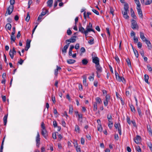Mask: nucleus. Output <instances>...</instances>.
Returning <instances> with one entry per match:
<instances>
[{
    "instance_id": "nucleus-54",
    "label": "nucleus",
    "mask_w": 152,
    "mask_h": 152,
    "mask_svg": "<svg viewBox=\"0 0 152 152\" xmlns=\"http://www.w3.org/2000/svg\"><path fill=\"white\" fill-rule=\"evenodd\" d=\"M41 127L42 129V130L46 129L45 126V124L43 122H42V123L41 124Z\"/></svg>"
},
{
    "instance_id": "nucleus-6",
    "label": "nucleus",
    "mask_w": 152,
    "mask_h": 152,
    "mask_svg": "<svg viewBox=\"0 0 152 152\" xmlns=\"http://www.w3.org/2000/svg\"><path fill=\"white\" fill-rule=\"evenodd\" d=\"M92 62L95 64V65H98L99 64V58H92Z\"/></svg>"
},
{
    "instance_id": "nucleus-57",
    "label": "nucleus",
    "mask_w": 152,
    "mask_h": 152,
    "mask_svg": "<svg viewBox=\"0 0 152 152\" xmlns=\"http://www.w3.org/2000/svg\"><path fill=\"white\" fill-rule=\"evenodd\" d=\"M88 79L90 81L91 80V79H92V80H94V74H93L92 76H90L88 77Z\"/></svg>"
},
{
    "instance_id": "nucleus-59",
    "label": "nucleus",
    "mask_w": 152,
    "mask_h": 152,
    "mask_svg": "<svg viewBox=\"0 0 152 152\" xmlns=\"http://www.w3.org/2000/svg\"><path fill=\"white\" fill-rule=\"evenodd\" d=\"M53 126L54 127H57V124L56 121H53Z\"/></svg>"
},
{
    "instance_id": "nucleus-10",
    "label": "nucleus",
    "mask_w": 152,
    "mask_h": 152,
    "mask_svg": "<svg viewBox=\"0 0 152 152\" xmlns=\"http://www.w3.org/2000/svg\"><path fill=\"white\" fill-rule=\"evenodd\" d=\"M95 67L97 70L96 72H97V73L102 72V68L100 66V64L98 65H95Z\"/></svg>"
},
{
    "instance_id": "nucleus-30",
    "label": "nucleus",
    "mask_w": 152,
    "mask_h": 152,
    "mask_svg": "<svg viewBox=\"0 0 152 152\" xmlns=\"http://www.w3.org/2000/svg\"><path fill=\"white\" fill-rule=\"evenodd\" d=\"M132 48H133V50L134 53L135 54V56L136 57H138L139 54H138V52L136 50L134 49L133 48V47L132 45Z\"/></svg>"
},
{
    "instance_id": "nucleus-58",
    "label": "nucleus",
    "mask_w": 152,
    "mask_h": 152,
    "mask_svg": "<svg viewBox=\"0 0 152 152\" xmlns=\"http://www.w3.org/2000/svg\"><path fill=\"white\" fill-rule=\"evenodd\" d=\"M67 33L68 35H70L72 34V31L70 29H69L67 31Z\"/></svg>"
},
{
    "instance_id": "nucleus-5",
    "label": "nucleus",
    "mask_w": 152,
    "mask_h": 152,
    "mask_svg": "<svg viewBox=\"0 0 152 152\" xmlns=\"http://www.w3.org/2000/svg\"><path fill=\"white\" fill-rule=\"evenodd\" d=\"M14 9L13 5H10L9 7L7 9V12H8L9 15H11Z\"/></svg>"
},
{
    "instance_id": "nucleus-14",
    "label": "nucleus",
    "mask_w": 152,
    "mask_h": 152,
    "mask_svg": "<svg viewBox=\"0 0 152 152\" xmlns=\"http://www.w3.org/2000/svg\"><path fill=\"white\" fill-rule=\"evenodd\" d=\"M140 38L143 42H145L147 39L145 37L144 33L141 32H140Z\"/></svg>"
},
{
    "instance_id": "nucleus-31",
    "label": "nucleus",
    "mask_w": 152,
    "mask_h": 152,
    "mask_svg": "<svg viewBox=\"0 0 152 152\" xmlns=\"http://www.w3.org/2000/svg\"><path fill=\"white\" fill-rule=\"evenodd\" d=\"M79 31L82 33H83L85 31L84 28L83 27H79Z\"/></svg>"
},
{
    "instance_id": "nucleus-12",
    "label": "nucleus",
    "mask_w": 152,
    "mask_h": 152,
    "mask_svg": "<svg viewBox=\"0 0 152 152\" xmlns=\"http://www.w3.org/2000/svg\"><path fill=\"white\" fill-rule=\"evenodd\" d=\"M56 69L54 70V75L55 76H57L58 74V71H59L61 69V68L60 66L57 65Z\"/></svg>"
},
{
    "instance_id": "nucleus-15",
    "label": "nucleus",
    "mask_w": 152,
    "mask_h": 152,
    "mask_svg": "<svg viewBox=\"0 0 152 152\" xmlns=\"http://www.w3.org/2000/svg\"><path fill=\"white\" fill-rule=\"evenodd\" d=\"M145 42V43L147 44L148 49H151L152 48V46L150 41L147 39Z\"/></svg>"
},
{
    "instance_id": "nucleus-36",
    "label": "nucleus",
    "mask_w": 152,
    "mask_h": 152,
    "mask_svg": "<svg viewBox=\"0 0 152 152\" xmlns=\"http://www.w3.org/2000/svg\"><path fill=\"white\" fill-rule=\"evenodd\" d=\"M98 130L100 132H102V127L101 124H99L97 126Z\"/></svg>"
},
{
    "instance_id": "nucleus-43",
    "label": "nucleus",
    "mask_w": 152,
    "mask_h": 152,
    "mask_svg": "<svg viewBox=\"0 0 152 152\" xmlns=\"http://www.w3.org/2000/svg\"><path fill=\"white\" fill-rule=\"evenodd\" d=\"M96 102L99 103V104L100 103L102 102L101 99L99 97H96Z\"/></svg>"
},
{
    "instance_id": "nucleus-4",
    "label": "nucleus",
    "mask_w": 152,
    "mask_h": 152,
    "mask_svg": "<svg viewBox=\"0 0 152 152\" xmlns=\"http://www.w3.org/2000/svg\"><path fill=\"white\" fill-rule=\"evenodd\" d=\"M16 53L15 48L13 47L12 49H10L9 52V55L10 57H14V56Z\"/></svg>"
},
{
    "instance_id": "nucleus-28",
    "label": "nucleus",
    "mask_w": 152,
    "mask_h": 152,
    "mask_svg": "<svg viewBox=\"0 0 152 152\" xmlns=\"http://www.w3.org/2000/svg\"><path fill=\"white\" fill-rule=\"evenodd\" d=\"M67 62L69 64H73L75 62V61L74 60L69 59L67 60Z\"/></svg>"
},
{
    "instance_id": "nucleus-53",
    "label": "nucleus",
    "mask_w": 152,
    "mask_h": 152,
    "mask_svg": "<svg viewBox=\"0 0 152 152\" xmlns=\"http://www.w3.org/2000/svg\"><path fill=\"white\" fill-rule=\"evenodd\" d=\"M92 11L96 15H99V12L96 10L93 9L92 10Z\"/></svg>"
},
{
    "instance_id": "nucleus-3",
    "label": "nucleus",
    "mask_w": 152,
    "mask_h": 152,
    "mask_svg": "<svg viewBox=\"0 0 152 152\" xmlns=\"http://www.w3.org/2000/svg\"><path fill=\"white\" fill-rule=\"evenodd\" d=\"M40 135L38 132H37V136L36 137V146L37 148H38L39 147V145L40 144Z\"/></svg>"
},
{
    "instance_id": "nucleus-23",
    "label": "nucleus",
    "mask_w": 152,
    "mask_h": 152,
    "mask_svg": "<svg viewBox=\"0 0 152 152\" xmlns=\"http://www.w3.org/2000/svg\"><path fill=\"white\" fill-rule=\"evenodd\" d=\"M124 9L125 11L127 12L129 11V5L127 3H125L124 5Z\"/></svg>"
},
{
    "instance_id": "nucleus-25",
    "label": "nucleus",
    "mask_w": 152,
    "mask_h": 152,
    "mask_svg": "<svg viewBox=\"0 0 152 152\" xmlns=\"http://www.w3.org/2000/svg\"><path fill=\"white\" fill-rule=\"evenodd\" d=\"M129 105L131 108V111L134 113H135L136 110L133 105L132 104H129Z\"/></svg>"
},
{
    "instance_id": "nucleus-42",
    "label": "nucleus",
    "mask_w": 152,
    "mask_h": 152,
    "mask_svg": "<svg viewBox=\"0 0 152 152\" xmlns=\"http://www.w3.org/2000/svg\"><path fill=\"white\" fill-rule=\"evenodd\" d=\"M134 1L137 5V7H140L141 5L140 3L139 0H134Z\"/></svg>"
},
{
    "instance_id": "nucleus-27",
    "label": "nucleus",
    "mask_w": 152,
    "mask_h": 152,
    "mask_svg": "<svg viewBox=\"0 0 152 152\" xmlns=\"http://www.w3.org/2000/svg\"><path fill=\"white\" fill-rule=\"evenodd\" d=\"M7 116L8 115L7 114L5 115L4 117L3 120L4 125H6L7 123Z\"/></svg>"
},
{
    "instance_id": "nucleus-9",
    "label": "nucleus",
    "mask_w": 152,
    "mask_h": 152,
    "mask_svg": "<svg viewBox=\"0 0 152 152\" xmlns=\"http://www.w3.org/2000/svg\"><path fill=\"white\" fill-rule=\"evenodd\" d=\"M141 140V137L139 135L136 136V137H135L134 139L135 142L137 144H139Z\"/></svg>"
},
{
    "instance_id": "nucleus-47",
    "label": "nucleus",
    "mask_w": 152,
    "mask_h": 152,
    "mask_svg": "<svg viewBox=\"0 0 152 152\" xmlns=\"http://www.w3.org/2000/svg\"><path fill=\"white\" fill-rule=\"evenodd\" d=\"M119 124H120L119 123V125L118 123H115L114 126L116 129H118H118H120Z\"/></svg>"
},
{
    "instance_id": "nucleus-44",
    "label": "nucleus",
    "mask_w": 152,
    "mask_h": 152,
    "mask_svg": "<svg viewBox=\"0 0 152 152\" xmlns=\"http://www.w3.org/2000/svg\"><path fill=\"white\" fill-rule=\"evenodd\" d=\"M97 104L96 103H94V110L96 111L97 110Z\"/></svg>"
},
{
    "instance_id": "nucleus-24",
    "label": "nucleus",
    "mask_w": 152,
    "mask_h": 152,
    "mask_svg": "<svg viewBox=\"0 0 152 152\" xmlns=\"http://www.w3.org/2000/svg\"><path fill=\"white\" fill-rule=\"evenodd\" d=\"M82 63L83 65H86L88 63V61L86 58L83 59L82 61Z\"/></svg>"
},
{
    "instance_id": "nucleus-33",
    "label": "nucleus",
    "mask_w": 152,
    "mask_h": 152,
    "mask_svg": "<svg viewBox=\"0 0 152 152\" xmlns=\"http://www.w3.org/2000/svg\"><path fill=\"white\" fill-rule=\"evenodd\" d=\"M75 131L79 133L80 132V129L78 125H76L75 126Z\"/></svg>"
},
{
    "instance_id": "nucleus-40",
    "label": "nucleus",
    "mask_w": 152,
    "mask_h": 152,
    "mask_svg": "<svg viewBox=\"0 0 152 152\" xmlns=\"http://www.w3.org/2000/svg\"><path fill=\"white\" fill-rule=\"evenodd\" d=\"M47 12H48V11L46 9L44 10L42 12L41 14V15L44 16L47 13Z\"/></svg>"
},
{
    "instance_id": "nucleus-16",
    "label": "nucleus",
    "mask_w": 152,
    "mask_h": 152,
    "mask_svg": "<svg viewBox=\"0 0 152 152\" xmlns=\"http://www.w3.org/2000/svg\"><path fill=\"white\" fill-rule=\"evenodd\" d=\"M83 85L85 86H88V84L86 83V76L85 75H84L83 76Z\"/></svg>"
},
{
    "instance_id": "nucleus-55",
    "label": "nucleus",
    "mask_w": 152,
    "mask_h": 152,
    "mask_svg": "<svg viewBox=\"0 0 152 152\" xmlns=\"http://www.w3.org/2000/svg\"><path fill=\"white\" fill-rule=\"evenodd\" d=\"M137 46H138V48H140V49L141 48H142V43L140 42H138V44H137Z\"/></svg>"
},
{
    "instance_id": "nucleus-21",
    "label": "nucleus",
    "mask_w": 152,
    "mask_h": 152,
    "mask_svg": "<svg viewBox=\"0 0 152 152\" xmlns=\"http://www.w3.org/2000/svg\"><path fill=\"white\" fill-rule=\"evenodd\" d=\"M91 31H92L94 32V33H95V31L94 29L92 30L91 29H88L87 30H85V32L83 33L85 34V36L86 37H87V34L88 32Z\"/></svg>"
},
{
    "instance_id": "nucleus-18",
    "label": "nucleus",
    "mask_w": 152,
    "mask_h": 152,
    "mask_svg": "<svg viewBox=\"0 0 152 152\" xmlns=\"http://www.w3.org/2000/svg\"><path fill=\"white\" fill-rule=\"evenodd\" d=\"M122 13L124 17L126 19H128L129 17L127 15V12L123 11H122Z\"/></svg>"
},
{
    "instance_id": "nucleus-51",
    "label": "nucleus",
    "mask_w": 152,
    "mask_h": 152,
    "mask_svg": "<svg viewBox=\"0 0 152 152\" xmlns=\"http://www.w3.org/2000/svg\"><path fill=\"white\" fill-rule=\"evenodd\" d=\"M110 100V96L109 94H107L105 96V100L109 101Z\"/></svg>"
},
{
    "instance_id": "nucleus-61",
    "label": "nucleus",
    "mask_w": 152,
    "mask_h": 152,
    "mask_svg": "<svg viewBox=\"0 0 152 152\" xmlns=\"http://www.w3.org/2000/svg\"><path fill=\"white\" fill-rule=\"evenodd\" d=\"M136 150L138 152H141V149L139 146H137L136 148Z\"/></svg>"
},
{
    "instance_id": "nucleus-49",
    "label": "nucleus",
    "mask_w": 152,
    "mask_h": 152,
    "mask_svg": "<svg viewBox=\"0 0 152 152\" xmlns=\"http://www.w3.org/2000/svg\"><path fill=\"white\" fill-rule=\"evenodd\" d=\"M126 117L127 122L129 124H131V122L130 120V118L128 116H126Z\"/></svg>"
},
{
    "instance_id": "nucleus-41",
    "label": "nucleus",
    "mask_w": 152,
    "mask_h": 152,
    "mask_svg": "<svg viewBox=\"0 0 152 152\" xmlns=\"http://www.w3.org/2000/svg\"><path fill=\"white\" fill-rule=\"evenodd\" d=\"M152 3V0H146L145 4L148 5L151 4Z\"/></svg>"
},
{
    "instance_id": "nucleus-38",
    "label": "nucleus",
    "mask_w": 152,
    "mask_h": 152,
    "mask_svg": "<svg viewBox=\"0 0 152 152\" xmlns=\"http://www.w3.org/2000/svg\"><path fill=\"white\" fill-rule=\"evenodd\" d=\"M148 130L149 132V134H151L152 135V130L150 126V125L148 126H147Z\"/></svg>"
},
{
    "instance_id": "nucleus-1",
    "label": "nucleus",
    "mask_w": 152,
    "mask_h": 152,
    "mask_svg": "<svg viewBox=\"0 0 152 152\" xmlns=\"http://www.w3.org/2000/svg\"><path fill=\"white\" fill-rule=\"evenodd\" d=\"M115 72L116 78L117 80L119 82L122 81L123 83H125V80L124 77H120L116 70L115 71Z\"/></svg>"
},
{
    "instance_id": "nucleus-39",
    "label": "nucleus",
    "mask_w": 152,
    "mask_h": 152,
    "mask_svg": "<svg viewBox=\"0 0 152 152\" xmlns=\"http://www.w3.org/2000/svg\"><path fill=\"white\" fill-rule=\"evenodd\" d=\"M31 40H29L28 39H27L26 43V46L28 47H30V42Z\"/></svg>"
},
{
    "instance_id": "nucleus-20",
    "label": "nucleus",
    "mask_w": 152,
    "mask_h": 152,
    "mask_svg": "<svg viewBox=\"0 0 152 152\" xmlns=\"http://www.w3.org/2000/svg\"><path fill=\"white\" fill-rule=\"evenodd\" d=\"M53 0H49L47 2V6L49 7H52V4L53 3Z\"/></svg>"
},
{
    "instance_id": "nucleus-60",
    "label": "nucleus",
    "mask_w": 152,
    "mask_h": 152,
    "mask_svg": "<svg viewBox=\"0 0 152 152\" xmlns=\"http://www.w3.org/2000/svg\"><path fill=\"white\" fill-rule=\"evenodd\" d=\"M74 146L76 148H77L78 147V144L76 140H75L74 142Z\"/></svg>"
},
{
    "instance_id": "nucleus-32",
    "label": "nucleus",
    "mask_w": 152,
    "mask_h": 152,
    "mask_svg": "<svg viewBox=\"0 0 152 152\" xmlns=\"http://www.w3.org/2000/svg\"><path fill=\"white\" fill-rule=\"evenodd\" d=\"M90 37L91 39L89 40V41H88V43L90 45L93 44L94 43V39L91 36H90Z\"/></svg>"
},
{
    "instance_id": "nucleus-8",
    "label": "nucleus",
    "mask_w": 152,
    "mask_h": 152,
    "mask_svg": "<svg viewBox=\"0 0 152 152\" xmlns=\"http://www.w3.org/2000/svg\"><path fill=\"white\" fill-rule=\"evenodd\" d=\"M137 10L138 14L139 15L140 17L141 18H142L143 16L142 10L140 8V7H137Z\"/></svg>"
},
{
    "instance_id": "nucleus-52",
    "label": "nucleus",
    "mask_w": 152,
    "mask_h": 152,
    "mask_svg": "<svg viewBox=\"0 0 152 152\" xmlns=\"http://www.w3.org/2000/svg\"><path fill=\"white\" fill-rule=\"evenodd\" d=\"M147 67L149 71L150 72H152V68L150 65H147Z\"/></svg>"
},
{
    "instance_id": "nucleus-29",
    "label": "nucleus",
    "mask_w": 152,
    "mask_h": 152,
    "mask_svg": "<svg viewBox=\"0 0 152 152\" xmlns=\"http://www.w3.org/2000/svg\"><path fill=\"white\" fill-rule=\"evenodd\" d=\"M92 25L91 23H89L88 25H87L86 26V30H87L88 29H92Z\"/></svg>"
},
{
    "instance_id": "nucleus-19",
    "label": "nucleus",
    "mask_w": 152,
    "mask_h": 152,
    "mask_svg": "<svg viewBox=\"0 0 152 152\" xmlns=\"http://www.w3.org/2000/svg\"><path fill=\"white\" fill-rule=\"evenodd\" d=\"M67 45H65L63 48V49H62V52H63L66 53V50L68 48L69 44H70V42H69L68 43H66Z\"/></svg>"
},
{
    "instance_id": "nucleus-45",
    "label": "nucleus",
    "mask_w": 152,
    "mask_h": 152,
    "mask_svg": "<svg viewBox=\"0 0 152 152\" xmlns=\"http://www.w3.org/2000/svg\"><path fill=\"white\" fill-rule=\"evenodd\" d=\"M30 15H29V12H28L27 13V16L25 20L27 22H28L30 19Z\"/></svg>"
},
{
    "instance_id": "nucleus-50",
    "label": "nucleus",
    "mask_w": 152,
    "mask_h": 152,
    "mask_svg": "<svg viewBox=\"0 0 152 152\" xmlns=\"http://www.w3.org/2000/svg\"><path fill=\"white\" fill-rule=\"evenodd\" d=\"M110 13L112 14L113 16L114 10L113 8L111 6L110 7Z\"/></svg>"
},
{
    "instance_id": "nucleus-37",
    "label": "nucleus",
    "mask_w": 152,
    "mask_h": 152,
    "mask_svg": "<svg viewBox=\"0 0 152 152\" xmlns=\"http://www.w3.org/2000/svg\"><path fill=\"white\" fill-rule=\"evenodd\" d=\"M137 109L139 116L140 117H142V115L141 113V111L139 107H137Z\"/></svg>"
},
{
    "instance_id": "nucleus-62",
    "label": "nucleus",
    "mask_w": 152,
    "mask_h": 152,
    "mask_svg": "<svg viewBox=\"0 0 152 152\" xmlns=\"http://www.w3.org/2000/svg\"><path fill=\"white\" fill-rule=\"evenodd\" d=\"M10 5H13L15 3V0H10Z\"/></svg>"
},
{
    "instance_id": "nucleus-34",
    "label": "nucleus",
    "mask_w": 152,
    "mask_h": 152,
    "mask_svg": "<svg viewBox=\"0 0 152 152\" xmlns=\"http://www.w3.org/2000/svg\"><path fill=\"white\" fill-rule=\"evenodd\" d=\"M73 111V107L72 105H70L69 107V113L72 114Z\"/></svg>"
},
{
    "instance_id": "nucleus-48",
    "label": "nucleus",
    "mask_w": 152,
    "mask_h": 152,
    "mask_svg": "<svg viewBox=\"0 0 152 152\" xmlns=\"http://www.w3.org/2000/svg\"><path fill=\"white\" fill-rule=\"evenodd\" d=\"M148 145L151 151L152 152V144L150 142H149L148 143Z\"/></svg>"
},
{
    "instance_id": "nucleus-64",
    "label": "nucleus",
    "mask_w": 152,
    "mask_h": 152,
    "mask_svg": "<svg viewBox=\"0 0 152 152\" xmlns=\"http://www.w3.org/2000/svg\"><path fill=\"white\" fill-rule=\"evenodd\" d=\"M108 101L105 100L104 101V105L105 106H107V105L108 104Z\"/></svg>"
},
{
    "instance_id": "nucleus-11",
    "label": "nucleus",
    "mask_w": 152,
    "mask_h": 152,
    "mask_svg": "<svg viewBox=\"0 0 152 152\" xmlns=\"http://www.w3.org/2000/svg\"><path fill=\"white\" fill-rule=\"evenodd\" d=\"M15 34H14V33H11V35L10 37V39L11 40V43H12L13 42H14L16 39V37L15 35Z\"/></svg>"
},
{
    "instance_id": "nucleus-63",
    "label": "nucleus",
    "mask_w": 152,
    "mask_h": 152,
    "mask_svg": "<svg viewBox=\"0 0 152 152\" xmlns=\"http://www.w3.org/2000/svg\"><path fill=\"white\" fill-rule=\"evenodd\" d=\"M85 142V140L83 137L81 138V143L82 145H84Z\"/></svg>"
},
{
    "instance_id": "nucleus-7",
    "label": "nucleus",
    "mask_w": 152,
    "mask_h": 152,
    "mask_svg": "<svg viewBox=\"0 0 152 152\" xmlns=\"http://www.w3.org/2000/svg\"><path fill=\"white\" fill-rule=\"evenodd\" d=\"M41 134L45 138L47 139L48 134L46 129L42 130L41 131Z\"/></svg>"
},
{
    "instance_id": "nucleus-35",
    "label": "nucleus",
    "mask_w": 152,
    "mask_h": 152,
    "mask_svg": "<svg viewBox=\"0 0 152 152\" xmlns=\"http://www.w3.org/2000/svg\"><path fill=\"white\" fill-rule=\"evenodd\" d=\"M11 28V24L9 23H7L6 25V28L8 30H10Z\"/></svg>"
},
{
    "instance_id": "nucleus-56",
    "label": "nucleus",
    "mask_w": 152,
    "mask_h": 152,
    "mask_svg": "<svg viewBox=\"0 0 152 152\" xmlns=\"http://www.w3.org/2000/svg\"><path fill=\"white\" fill-rule=\"evenodd\" d=\"M77 115L78 117V121H80V119L82 118L83 115L82 114H78Z\"/></svg>"
},
{
    "instance_id": "nucleus-22",
    "label": "nucleus",
    "mask_w": 152,
    "mask_h": 152,
    "mask_svg": "<svg viewBox=\"0 0 152 152\" xmlns=\"http://www.w3.org/2000/svg\"><path fill=\"white\" fill-rule=\"evenodd\" d=\"M126 61L127 63V65L130 67H132L131 62L130 59L129 58L126 59Z\"/></svg>"
},
{
    "instance_id": "nucleus-26",
    "label": "nucleus",
    "mask_w": 152,
    "mask_h": 152,
    "mask_svg": "<svg viewBox=\"0 0 152 152\" xmlns=\"http://www.w3.org/2000/svg\"><path fill=\"white\" fill-rule=\"evenodd\" d=\"M149 79L148 75L147 74H145L144 75V80L145 82L147 83H149L148 80Z\"/></svg>"
},
{
    "instance_id": "nucleus-13",
    "label": "nucleus",
    "mask_w": 152,
    "mask_h": 152,
    "mask_svg": "<svg viewBox=\"0 0 152 152\" xmlns=\"http://www.w3.org/2000/svg\"><path fill=\"white\" fill-rule=\"evenodd\" d=\"M76 41V39L74 38H71L69 39H67L65 41V42L66 43H68V42H69L70 43V42H72L74 43Z\"/></svg>"
},
{
    "instance_id": "nucleus-46",
    "label": "nucleus",
    "mask_w": 152,
    "mask_h": 152,
    "mask_svg": "<svg viewBox=\"0 0 152 152\" xmlns=\"http://www.w3.org/2000/svg\"><path fill=\"white\" fill-rule=\"evenodd\" d=\"M80 52L81 53L80 54V56H81V54L83 53H84L86 51V50L85 48L84 47H82L80 49Z\"/></svg>"
},
{
    "instance_id": "nucleus-17",
    "label": "nucleus",
    "mask_w": 152,
    "mask_h": 152,
    "mask_svg": "<svg viewBox=\"0 0 152 152\" xmlns=\"http://www.w3.org/2000/svg\"><path fill=\"white\" fill-rule=\"evenodd\" d=\"M130 12L132 17L134 19H136L137 17L134 13V11L132 8L131 9Z\"/></svg>"
},
{
    "instance_id": "nucleus-2",
    "label": "nucleus",
    "mask_w": 152,
    "mask_h": 152,
    "mask_svg": "<svg viewBox=\"0 0 152 152\" xmlns=\"http://www.w3.org/2000/svg\"><path fill=\"white\" fill-rule=\"evenodd\" d=\"M131 28L133 29H138L139 28L138 26L137 23L136 21L132 19L131 20Z\"/></svg>"
}]
</instances>
